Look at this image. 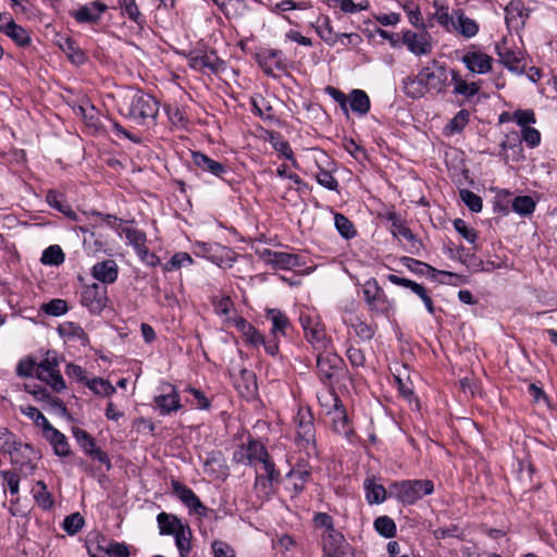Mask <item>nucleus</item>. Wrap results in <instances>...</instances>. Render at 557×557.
<instances>
[{
    "instance_id": "nucleus-1",
    "label": "nucleus",
    "mask_w": 557,
    "mask_h": 557,
    "mask_svg": "<svg viewBox=\"0 0 557 557\" xmlns=\"http://www.w3.org/2000/svg\"><path fill=\"white\" fill-rule=\"evenodd\" d=\"M449 73L444 63L433 60L430 65L423 66L418 75L404 78V92L412 99L422 98L429 92L445 94Z\"/></svg>"
},
{
    "instance_id": "nucleus-2",
    "label": "nucleus",
    "mask_w": 557,
    "mask_h": 557,
    "mask_svg": "<svg viewBox=\"0 0 557 557\" xmlns=\"http://www.w3.org/2000/svg\"><path fill=\"white\" fill-rule=\"evenodd\" d=\"M119 112L131 122L143 126L156 120L159 104L149 94L128 90L119 102Z\"/></svg>"
},
{
    "instance_id": "nucleus-3",
    "label": "nucleus",
    "mask_w": 557,
    "mask_h": 557,
    "mask_svg": "<svg viewBox=\"0 0 557 557\" xmlns=\"http://www.w3.org/2000/svg\"><path fill=\"white\" fill-rule=\"evenodd\" d=\"M434 492L431 480H403L389 485V494L404 505H413L417 500Z\"/></svg>"
},
{
    "instance_id": "nucleus-4",
    "label": "nucleus",
    "mask_w": 557,
    "mask_h": 557,
    "mask_svg": "<svg viewBox=\"0 0 557 557\" xmlns=\"http://www.w3.org/2000/svg\"><path fill=\"white\" fill-rule=\"evenodd\" d=\"M295 442L297 446L304 449L308 457L315 455V428L311 410L309 408H299L295 417Z\"/></svg>"
},
{
    "instance_id": "nucleus-5",
    "label": "nucleus",
    "mask_w": 557,
    "mask_h": 557,
    "mask_svg": "<svg viewBox=\"0 0 557 557\" xmlns=\"http://www.w3.org/2000/svg\"><path fill=\"white\" fill-rule=\"evenodd\" d=\"M344 360L334 352H320L317 357V369L321 382L325 385H332L339 380L344 371Z\"/></svg>"
},
{
    "instance_id": "nucleus-6",
    "label": "nucleus",
    "mask_w": 557,
    "mask_h": 557,
    "mask_svg": "<svg viewBox=\"0 0 557 557\" xmlns=\"http://www.w3.org/2000/svg\"><path fill=\"white\" fill-rule=\"evenodd\" d=\"M59 362L54 351H47L46 357L37 364L36 376L49 384L53 391L62 392L66 385L58 369Z\"/></svg>"
},
{
    "instance_id": "nucleus-7",
    "label": "nucleus",
    "mask_w": 557,
    "mask_h": 557,
    "mask_svg": "<svg viewBox=\"0 0 557 557\" xmlns=\"http://www.w3.org/2000/svg\"><path fill=\"white\" fill-rule=\"evenodd\" d=\"M109 301L107 287L98 283L85 285L81 292V304L92 314H99Z\"/></svg>"
},
{
    "instance_id": "nucleus-8",
    "label": "nucleus",
    "mask_w": 557,
    "mask_h": 557,
    "mask_svg": "<svg viewBox=\"0 0 557 557\" xmlns=\"http://www.w3.org/2000/svg\"><path fill=\"white\" fill-rule=\"evenodd\" d=\"M321 544L323 557H355L352 547L338 531L323 533Z\"/></svg>"
},
{
    "instance_id": "nucleus-9",
    "label": "nucleus",
    "mask_w": 557,
    "mask_h": 557,
    "mask_svg": "<svg viewBox=\"0 0 557 557\" xmlns=\"http://www.w3.org/2000/svg\"><path fill=\"white\" fill-rule=\"evenodd\" d=\"M2 440L4 441L2 449L11 454L12 459L15 462H17L15 459V454H21L27 458L26 465H29L30 469L35 468L32 462L38 458V454L35 451L32 445L16 442L14 440V435L5 428L0 429V441Z\"/></svg>"
},
{
    "instance_id": "nucleus-10",
    "label": "nucleus",
    "mask_w": 557,
    "mask_h": 557,
    "mask_svg": "<svg viewBox=\"0 0 557 557\" xmlns=\"http://www.w3.org/2000/svg\"><path fill=\"white\" fill-rule=\"evenodd\" d=\"M173 494L189 509L199 517H207L208 508L201 503L195 492L178 481L171 483Z\"/></svg>"
},
{
    "instance_id": "nucleus-11",
    "label": "nucleus",
    "mask_w": 557,
    "mask_h": 557,
    "mask_svg": "<svg viewBox=\"0 0 557 557\" xmlns=\"http://www.w3.org/2000/svg\"><path fill=\"white\" fill-rule=\"evenodd\" d=\"M188 64L199 72L218 73L224 69V62L214 51H194L189 53Z\"/></svg>"
},
{
    "instance_id": "nucleus-12",
    "label": "nucleus",
    "mask_w": 557,
    "mask_h": 557,
    "mask_svg": "<svg viewBox=\"0 0 557 557\" xmlns=\"http://www.w3.org/2000/svg\"><path fill=\"white\" fill-rule=\"evenodd\" d=\"M363 297L372 311L384 313L392 308V302L375 280H370L364 284Z\"/></svg>"
},
{
    "instance_id": "nucleus-13",
    "label": "nucleus",
    "mask_w": 557,
    "mask_h": 557,
    "mask_svg": "<svg viewBox=\"0 0 557 557\" xmlns=\"http://www.w3.org/2000/svg\"><path fill=\"white\" fill-rule=\"evenodd\" d=\"M496 52L499 58V62L510 72L516 74H522L525 72V66L521 65V62L524 59V54L521 50L512 49L503 41L502 44L496 45Z\"/></svg>"
},
{
    "instance_id": "nucleus-14",
    "label": "nucleus",
    "mask_w": 557,
    "mask_h": 557,
    "mask_svg": "<svg viewBox=\"0 0 557 557\" xmlns=\"http://www.w3.org/2000/svg\"><path fill=\"white\" fill-rule=\"evenodd\" d=\"M403 42L416 55H426L432 52V38L426 30L414 33L407 30L403 34Z\"/></svg>"
},
{
    "instance_id": "nucleus-15",
    "label": "nucleus",
    "mask_w": 557,
    "mask_h": 557,
    "mask_svg": "<svg viewBox=\"0 0 557 557\" xmlns=\"http://www.w3.org/2000/svg\"><path fill=\"white\" fill-rule=\"evenodd\" d=\"M107 10V4L94 1L81 5L78 9L71 11L70 14L81 24H97Z\"/></svg>"
},
{
    "instance_id": "nucleus-16",
    "label": "nucleus",
    "mask_w": 557,
    "mask_h": 557,
    "mask_svg": "<svg viewBox=\"0 0 557 557\" xmlns=\"http://www.w3.org/2000/svg\"><path fill=\"white\" fill-rule=\"evenodd\" d=\"M55 45L63 51L67 60L75 66L85 64L88 60L87 53L78 44L69 36L58 35Z\"/></svg>"
},
{
    "instance_id": "nucleus-17",
    "label": "nucleus",
    "mask_w": 557,
    "mask_h": 557,
    "mask_svg": "<svg viewBox=\"0 0 557 557\" xmlns=\"http://www.w3.org/2000/svg\"><path fill=\"white\" fill-rule=\"evenodd\" d=\"M461 61L470 72L476 74L490 72L493 64V58L481 51H468Z\"/></svg>"
},
{
    "instance_id": "nucleus-18",
    "label": "nucleus",
    "mask_w": 557,
    "mask_h": 557,
    "mask_svg": "<svg viewBox=\"0 0 557 557\" xmlns=\"http://www.w3.org/2000/svg\"><path fill=\"white\" fill-rule=\"evenodd\" d=\"M263 258L267 263L271 264L274 269L280 270H290L300 264L299 257L297 255L283 251L265 249L263 251Z\"/></svg>"
},
{
    "instance_id": "nucleus-19",
    "label": "nucleus",
    "mask_w": 557,
    "mask_h": 557,
    "mask_svg": "<svg viewBox=\"0 0 557 557\" xmlns=\"http://www.w3.org/2000/svg\"><path fill=\"white\" fill-rule=\"evenodd\" d=\"M317 25V33L321 37L323 41H325L330 46H334L338 40H342L343 38H348L350 42L354 41V39L360 40V36L358 34H336L334 33L331 21L327 16H323L318 20Z\"/></svg>"
},
{
    "instance_id": "nucleus-20",
    "label": "nucleus",
    "mask_w": 557,
    "mask_h": 557,
    "mask_svg": "<svg viewBox=\"0 0 557 557\" xmlns=\"http://www.w3.org/2000/svg\"><path fill=\"white\" fill-rule=\"evenodd\" d=\"M191 160L199 170L216 177H222L227 172L225 164L211 159L200 151H191Z\"/></svg>"
},
{
    "instance_id": "nucleus-21",
    "label": "nucleus",
    "mask_w": 557,
    "mask_h": 557,
    "mask_svg": "<svg viewBox=\"0 0 557 557\" xmlns=\"http://www.w3.org/2000/svg\"><path fill=\"white\" fill-rule=\"evenodd\" d=\"M91 275L102 284H112L117 280V264L112 259L97 262L91 269Z\"/></svg>"
},
{
    "instance_id": "nucleus-22",
    "label": "nucleus",
    "mask_w": 557,
    "mask_h": 557,
    "mask_svg": "<svg viewBox=\"0 0 557 557\" xmlns=\"http://www.w3.org/2000/svg\"><path fill=\"white\" fill-rule=\"evenodd\" d=\"M265 474H257L255 490L258 494L268 497L272 492V483L276 481L280 473L275 470L274 462H265L263 468Z\"/></svg>"
},
{
    "instance_id": "nucleus-23",
    "label": "nucleus",
    "mask_w": 557,
    "mask_h": 557,
    "mask_svg": "<svg viewBox=\"0 0 557 557\" xmlns=\"http://www.w3.org/2000/svg\"><path fill=\"white\" fill-rule=\"evenodd\" d=\"M299 321L308 342L312 344L322 343L324 338V330L319 322H317L313 318L307 314H301Z\"/></svg>"
},
{
    "instance_id": "nucleus-24",
    "label": "nucleus",
    "mask_w": 557,
    "mask_h": 557,
    "mask_svg": "<svg viewBox=\"0 0 557 557\" xmlns=\"http://www.w3.org/2000/svg\"><path fill=\"white\" fill-rule=\"evenodd\" d=\"M265 318L271 321V335L274 338L286 335V330L289 327V320L285 313L278 309H268Z\"/></svg>"
},
{
    "instance_id": "nucleus-25",
    "label": "nucleus",
    "mask_w": 557,
    "mask_h": 557,
    "mask_svg": "<svg viewBox=\"0 0 557 557\" xmlns=\"http://www.w3.org/2000/svg\"><path fill=\"white\" fill-rule=\"evenodd\" d=\"M44 437L52 445L55 455L66 457L70 455V445L66 437L53 426L48 428Z\"/></svg>"
},
{
    "instance_id": "nucleus-26",
    "label": "nucleus",
    "mask_w": 557,
    "mask_h": 557,
    "mask_svg": "<svg viewBox=\"0 0 557 557\" xmlns=\"http://www.w3.org/2000/svg\"><path fill=\"white\" fill-rule=\"evenodd\" d=\"M59 334L67 341H77L81 345L88 344V336L84 329L75 322H64L58 327Z\"/></svg>"
},
{
    "instance_id": "nucleus-27",
    "label": "nucleus",
    "mask_w": 557,
    "mask_h": 557,
    "mask_svg": "<svg viewBox=\"0 0 557 557\" xmlns=\"http://www.w3.org/2000/svg\"><path fill=\"white\" fill-rule=\"evenodd\" d=\"M403 263L410 271H412L414 273H418V274H421V275H430L433 278L435 277L436 274H441V275L449 276V277L456 276V274H454L451 272L437 271L436 269H434L430 264L424 263V262L419 261V260H416V259H412V258H409V257L403 258Z\"/></svg>"
},
{
    "instance_id": "nucleus-28",
    "label": "nucleus",
    "mask_w": 557,
    "mask_h": 557,
    "mask_svg": "<svg viewBox=\"0 0 557 557\" xmlns=\"http://www.w3.org/2000/svg\"><path fill=\"white\" fill-rule=\"evenodd\" d=\"M246 453L248 455V465H255L257 462H261L264 468L265 462H273L265 447L258 441L251 440L246 445Z\"/></svg>"
},
{
    "instance_id": "nucleus-29",
    "label": "nucleus",
    "mask_w": 557,
    "mask_h": 557,
    "mask_svg": "<svg viewBox=\"0 0 557 557\" xmlns=\"http://www.w3.org/2000/svg\"><path fill=\"white\" fill-rule=\"evenodd\" d=\"M94 552L101 555L103 553L108 557H128L129 550L125 543L119 542H107L104 539L98 542L97 547Z\"/></svg>"
},
{
    "instance_id": "nucleus-30",
    "label": "nucleus",
    "mask_w": 557,
    "mask_h": 557,
    "mask_svg": "<svg viewBox=\"0 0 557 557\" xmlns=\"http://www.w3.org/2000/svg\"><path fill=\"white\" fill-rule=\"evenodd\" d=\"M450 76L451 83L454 84L455 95H461L466 98H471L479 92L480 86L476 83H468L459 75L457 71L451 70Z\"/></svg>"
},
{
    "instance_id": "nucleus-31",
    "label": "nucleus",
    "mask_w": 557,
    "mask_h": 557,
    "mask_svg": "<svg viewBox=\"0 0 557 557\" xmlns=\"http://www.w3.org/2000/svg\"><path fill=\"white\" fill-rule=\"evenodd\" d=\"M403 10L406 12L407 17L410 24L421 30H426L428 28L433 27V23H431V18L428 20V23H424L419 5L413 1H406L403 5Z\"/></svg>"
},
{
    "instance_id": "nucleus-32",
    "label": "nucleus",
    "mask_w": 557,
    "mask_h": 557,
    "mask_svg": "<svg viewBox=\"0 0 557 557\" xmlns=\"http://www.w3.org/2000/svg\"><path fill=\"white\" fill-rule=\"evenodd\" d=\"M157 522L161 535H174L184 525L176 516L166 512H160L157 516Z\"/></svg>"
},
{
    "instance_id": "nucleus-33",
    "label": "nucleus",
    "mask_w": 557,
    "mask_h": 557,
    "mask_svg": "<svg viewBox=\"0 0 557 557\" xmlns=\"http://www.w3.org/2000/svg\"><path fill=\"white\" fill-rule=\"evenodd\" d=\"M48 205L59 212L63 213L69 219L75 221L76 213L72 210L71 206L65 201L64 196L55 190H49L46 196Z\"/></svg>"
},
{
    "instance_id": "nucleus-34",
    "label": "nucleus",
    "mask_w": 557,
    "mask_h": 557,
    "mask_svg": "<svg viewBox=\"0 0 557 557\" xmlns=\"http://www.w3.org/2000/svg\"><path fill=\"white\" fill-rule=\"evenodd\" d=\"M433 5L435 8L434 14L430 17L431 21L435 18L437 23L446 30L454 32L457 27L456 20L449 14L448 8L441 4L437 0H434Z\"/></svg>"
},
{
    "instance_id": "nucleus-35",
    "label": "nucleus",
    "mask_w": 557,
    "mask_h": 557,
    "mask_svg": "<svg viewBox=\"0 0 557 557\" xmlns=\"http://www.w3.org/2000/svg\"><path fill=\"white\" fill-rule=\"evenodd\" d=\"M505 20L509 27H518L524 23L523 3L521 1H510L505 8Z\"/></svg>"
},
{
    "instance_id": "nucleus-36",
    "label": "nucleus",
    "mask_w": 557,
    "mask_h": 557,
    "mask_svg": "<svg viewBox=\"0 0 557 557\" xmlns=\"http://www.w3.org/2000/svg\"><path fill=\"white\" fill-rule=\"evenodd\" d=\"M349 106L350 109L360 115H366L370 111V98L361 89H354L349 94Z\"/></svg>"
},
{
    "instance_id": "nucleus-37",
    "label": "nucleus",
    "mask_w": 557,
    "mask_h": 557,
    "mask_svg": "<svg viewBox=\"0 0 557 557\" xmlns=\"http://www.w3.org/2000/svg\"><path fill=\"white\" fill-rule=\"evenodd\" d=\"M332 428L339 435L348 437L352 430L349 425V419L345 408L342 406L332 413Z\"/></svg>"
},
{
    "instance_id": "nucleus-38",
    "label": "nucleus",
    "mask_w": 557,
    "mask_h": 557,
    "mask_svg": "<svg viewBox=\"0 0 557 557\" xmlns=\"http://www.w3.org/2000/svg\"><path fill=\"white\" fill-rule=\"evenodd\" d=\"M123 233L129 245L134 247L137 255H147L146 234L134 227H124Z\"/></svg>"
},
{
    "instance_id": "nucleus-39",
    "label": "nucleus",
    "mask_w": 557,
    "mask_h": 557,
    "mask_svg": "<svg viewBox=\"0 0 557 557\" xmlns=\"http://www.w3.org/2000/svg\"><path fill=\"white\" fill-rule=\"evenodd\" d=\"M455 15L457 17V27L454 32H458L466 38H471L478 34L479 25L474 20L466 16L460 10L456 11Z\"/></svg>"
},
{
    "instance_id": "nucleus-40",
    "label": "nucleus",
    "mask_w": 557,
    "mask_h": 557,
    "mask_svg": "<svg viewBox=\"0 0 557 557\" xmlns=\"http://www.w3.org/2000/svg\"><path fill=\"white\" fill-rule=\"evenodd\" d=\"M226 17H238L246 7L245 0H211Z\"/></svg>"
},
{
    "instance_id": "nucleus-41",
    "label": "nucleus",
    "mask_w": 557,
    "mask_h": 557,
    "mask_svg": "<svg viewBox=\"0 0 557 557\" xmlns=\"http://www.w3.org/2000/svg\"><path fill=\"white\" fill-rule=\"evenodd\" d=\"M154 401L162 414H169L181 407L180 398L175 391L166 395L157 396Z\"/></svg>"
},
{
    "instance_id": "nucleus-42",
    "label": "nucleus",
    "mask_w": 557,
    "mask_h": 557,
    "mask_svg": "<svg viewBox=\"0 0 557 557\" xmlns=\"http://www.w3.org/2000/svg\"><path fill=\"white\" fill-rule=\"evenodd\" d=\"M366 498L369 504H381L386 498V490L383 485L376 484L373 480L364 481Z\"/></svg>"
},
{
    "instance_id": "nucleus-43",
    "label": "nucleus",
    "mask_w": 557,
    "mask_h": 557,
    "mask_svg": "<svg viewBox=\"0 0 557 557\" xmlns=\"http://www.w3.org/2000/svg\"><path fill=\"white\" fill-rule=\"evenodd\" d=\"M175 536V545L178 549L181 557H187L191 545H190V539H191V531L188 525L184 524L181 530L174 534Z\"/></svg>"
},
{
    "instance_id": "nucleus-44",
    "label": "nucleus",
    "mask_w": 557,
    "mask_h": 557,
    "mask_svg": "<svg viewBox=\"0 0 557 557\" xmlns=\"http://www.w3.org/2000/svg\"><path fill=\"white\" fill-rule=\"evenodd\" d=\"M5 35L18 46L25 47L30 44V37L26 29L16 23H11L7 26Z\"/></svg>"
},
{
    "instance_id": "nucleus-45",
    "label": "nucleus",
    "mask_w": 557,
    "mask_h": 557,
    "mask_svg": "<svg viewBox=\"0 0 557 557\" xmlns=\"http://www.w3.org/2000/svg\"><path fill=\"white\" fill-rule=\"evenodd\" d=\"M512 210L520 215H530L534 212L536 203L530 196H518L512 202Z\"/></svg>"
},
{
    "instance_id": "nucleus-46",
    "label": "nucleus",
    "mask_w": 557,
    "mask_h": 557,
    "mask_svg": "<svg viewBox=\"0 0 557 557\" xmlns=\"http://www.w3.org/2000/svg\"><path fill=\"white\" fill-rule=\"evenodd\" d=\"M320 405L324 408L327 414L342 407L343 404L335 392L327 389L318 395Z\"/></svg>"
},
{
    "instance_id": "nucleus-47",
    "label": "nucleus",
    "mask_w": 557,
    "mask_h": 557,
    "mask_svg": "<svg viewBox=\"0 0 557 557\" xmlns=\"http://www.w3.org/2000/svg\"><path fill=\"white\" fill-rule=\"evenodd\" d=\"M375 531L386 539L396 535V524L394 520L387 516H381L374 520Z\"/></svg>"
},
{
    "instance_id": "nucleus-48",
    "label": "nucleus",
    "mask_w": 557,
    "mask_h": 557,
    "mask_svg": "<svg viewBox=\"0 0 557 557\" xmlns=\"http://www.w3.org/2000/svg\"><path fill=\"white\" fill-rule=\"evenodd\" d=\"M287 478L290 480H294L293 488H294L295 493L298 494L305 488V483L310 478V471L308 469H306L305 467L304 468L297 467V468L292 469L288 472Z\"/></svg>"
},
{
    "instance_id": "nucleus-49",
    "label": "nucleus",
    "mask_w": 557,
    "mask_h": 557,
    "mask_svg": "<svg viewBox=\"0 0 557 557\" xmlns=\"http://www.w3.org/2000/svg\"><path fill=\"white\" fill-rule=\"evenodd\" d=\"M64 252L58 245L49 246L44 250L40 261L44 264L59 265L64 262Z\"/></svg>"
},
{
    "instance_id": "nucleus-50",
    "label": "nucleus",
    "mask_w": 557,
    "mask_h": 557,
    "mask_svg": "<svg viewBox=\"0 0 557 557\" xmlns=\"http://www.w3.org/2000/svg\"><path fill=\"white\" fill-rule=\"evenodd\" d=\"M20 411L28 417L30 420H33L36 425L42 428V433H45L48 428L52 426L50 422L47 420V418L34 406H22L20 407Z\"/></svg>"
},
{
    "instance_id": "nucleus-51",
    "label": "nucleus",
    "mask_w": 557,
    "mask_h": 557,
    "mask_svg": "<svg viewBox=\"0 0 557 557\" xmlns=\"http://www.w3.org/2000/svg\"><path fill=\"white\" fill-rule=\"evenodd\" d=\"M120 4L123 13L126 14L129 20L139 26L145 24V18L143 17V14L140 13V10L135 0H121Z\"/></svg>"
},
{
    "instance_id": "nucleus-52",
    "label": "nucleus",
    "mask_w": 557,
    "mask_h": 557,
    "mask_svg": "<svg viewBox=\"0 0 557 557\" xmlns=\"http://www.w3.org/2000/svg\"><path fill=\"white\" fill-rule=\"evenodd\" d=\"M34 498L44 509H48L53 505L52 496L48 492L47 485L44 481H38L36 483V488L34 490Z\"/></svg>"
},
{
    "instance_id": "nucleus-53",
    "label": "nucleus",
    "mask_w": 557,
    "mask_h": 557,
    "mask_svg": "<svg viewBox=\"0 0 557 557\" xmlns=\"http://www.w3.org/2000/svg\"><path fill=\"white\" fill-rule=\"evenodd\" d=\"M335 227L338 233L346 239L352 238L356 235V230L348 218L342 213H336L334 216Z\"/></svg>"
},
{
    "instance_id": "nucleus-54",
    "label": "nucleus",
    "mask_w": 557,
    "mask_h": 557,
    "mask_svg": "<svg viewBox=\"0 0 557 557\" xmlns=\"http://www.w3.org/2000/svg\"><path fill=\"white\" fill-rule=\"evenodd\" d=\"M87 386L99 396H110L115 393V387L109 381L100 377L87 381Z\"/></svg>"
},
{
    "instance_id": "nucleus-55",
    "label": "nucleus",
    "mask_w": 557,
    "mask_h": 557,
    "mask_svg": "<svg viewBox=\"0 0 557 557\" xmlns=\"http://www.w3.org/2000/svg\"><path fill=\"white\" fill-rule=\"evenodd\" d=\"M282 52L280 50L275 49H268L264 50L262 53L258 55L259 63L263 67L264 72L267 74H271L272 70L267 69L265 65L268 62H273L277 67H280L282 63Z\"/></svg>"
},
{
    "instance_id": "nucleus-56",
    "label": "nucleus",
    "mask_w": 557,
    "mask_h": 557,
    "mask_svg": "<svg viewBox=\"0 0 557 557\" xmlns=\"http://www.w3.org/2000/svg\"><path fill=\"white\" fill-rule=\"evenodd\" d=\"M459 196L465 205L473 212L482 210V198L469 189H460Z\"/></svg>"
},
{
    "instance_id": "nucleus-57",
    "label": "nucleus",
    "mask_w": 557,
    "mask_h": 557,
    "mask_svg": "<svg viewBox=\"0 0 557 557\" xmlns=\"http://www.w3.org/2000/svg\"><path fill=\"white\" fill-rule=\"evenodd\" d=\"M389 220L392 221V233L394 236L403 237L409 242L416 240L410 228L405 226L395 214H391Z\"/></svg>"
},
{
    "instance_id": "nucleus-58",
    "label": "nucleus",
    "mask_w": 557,
    "mask_h": 557,
    "mask_svg": "<svg viewBox=\"0 0 557 557\" xmlns=\"http://www.w3.org/2000/svg\"><path fill=\"white\" fill-rule=\"evenodd\" d=\"M84 525V518L79 512H74L65 517L63 529L70 535L76 534Z\"/></svg>"
},
{
    "instance_id": "nucleus-59",
    "label": "nucleus",
    "mask_w": 557,
    "mask_h": 557,
    "mask_svg": "<svg viewBox=\"0 0 557 557\" xmlns=\"http://www.w3.org/2000/svg\"><path fill=\"white\" fill-rule=\"evenodd\" d=\"M73 434L87 455L96 447L95 440L87 431L76 428L73 430Z\"/></svg>"
},
{
    "instance_id": "nucleus-60",
    "label": "nucleus",
    "mask_w": 557,
    "mask_h": 557,
    "mask_svg": "<svg viewBox=\"0 0 557 557\" xmlns=\"http://www.w3.org/2000/svg\"><path fill=\"white\" fill-rule=\"evenodd\" d=\"M193 263V258L190 257L189 253L187 252H177L175 253L171 259L170 261H168L163 269L164 271H173V270H176V269H180L186 264H191Z\"/></svg>"
},
{
    "instance_id": "nucleus-61",
    "label": "nucleus",
    "mask_w": 557,
    "mask_h": 557,
    "mask_svg": "<svg viewBox=\"0 0 557 557\" xmlns=\"http://www.w3.org/2000/svg\"><path fill=\"white\" fill-rule=\"evenodd\" d=\"M512 120L521 127L531 126L536 122L535 113L533 110H516L512 114Z\"/></svg>"
},
{
    "instance_id": "nucleus-62",
    "label": "nucleus",
    "mask_w": 557,
    "mask_h": 557,
    "mask_svg": "<svg viewBox=\"0 0 557 557\" xmlns=\"http://www.w3.org/2000/svg\"><path fill=\"white\" fill-rule=\"evenodd\" d=\"M409 289L414 293L424 304L426 310L433 314L434 311H435V308H434V305H433V301L431 299V297L429 296L425 287L421 284H418L417 282H413L411 284V286L409 287Z\"/></svg>"
},
{
    "instance_id": "nucleus-63",
    "label": "nucleus",
    "mask_w": 557,
    "mask_h": 557,
    "mask_svg": "<svg viewBox=\"0 0 557 557\" xmlns=\"http://www.w3.org/2000/svg\"><path fill=\"white\" fill-rule=\"evenodd\" d=\"M521 137L530 148H535L541 143V133L532 126L521 128Z\"/></svg>"
},
{
    "instance_id": "nucleus-64",
    "label": "nucleus",
    "mask_w": 557,
    "mask_h": 557,
    "mask_svg": "<svg viewBox=\"0 0 557 557\" xmlns=\"http://www.w3.org/2000/svg\"><path fill=\"white\" fill-rule=\"evenodd\" d=\"M44 311L50 315H62L67 311V304L63 299H53L42 307Z\"/></svg>"
}]
</instances>
